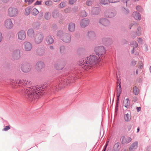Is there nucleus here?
<instances>
[{"label":"nucleus","instance_id":"1","mask_svg":"<svg viewBox=\"0 0 151 151\" xmlns=\"http://www.w3.org/2000/svg\"><path fill=\"white\" fill-rule=\"evenodd\" d=\"M101 60L100 57L94 54L90 55L86 60V59L85 60H80L78 63L79 66L77 68L71 70L68 74L64 75L58 82H54L50 84L45 83L42 86H33V99L39 98L40 96L42 93H46L47 91L49 92L52 90H58L61 87H64L68 83H73L74 80L80 77V74L82 71L79 69L82 68L86 70L89 69L92 65L97 64Z\"/></svg>","mask_w":151,"mask_h":151},{"label":"nucleus","instance_id":"2","mask_svg":"<svg viewBox=\"0 0 151 151\" xmlns=\"http://www.w3.org/2000/svg\"><path fill=\"white\" fill-rule=\"evenodd\" d=\"M10 84L12 88H16L19 87H23L26 85L28 86L30 84V82L26 81V80H14L10 79ZM31 84V83H30Z\"/></svg>","mask_w":151,"mask_h":151},{"label":"nucleus","instance_id":"3","mask_svg":"<svg viewBox=\"0 0 151 151\" xmlns=\"http://www.w3.org/2000/svg\"><path fill=\"white\" fill-rule=\"evenodd\" d=\"M94 50L96 55L100 57L101 56L105 54L106 51L104 47L103 46L96 47L94 48Z\"/></svg>","mask_w":151,"mask_h":151},{"label":"nucleus","instance_id":"4","mask_svg":"<svg viewBox=\"0 0 151 151\" xmlns=\"http://www.w3.org/2000/svg\"><path fill=\"white\" fill-rule=\"evenodd\" d=\"M116 91L117 98L115 110L116 111H117L118 110V106L119 98L122 92L121 85H119V86H116Z\"/></svg>","mask_w":151,"mask_h":151},{"label":"nucleus","instance_id":"5","mask_svg":"<svg viewBox=\"0 0 151 151\" xmlns=\"http://www.w3.org/2000/svg\"><path fill=\"white\" fill-rule=\"evenodd\" d=\"M18 9L14 7H10L8 10V15L11 17H14L18 14Z\"/></svg>","mask_w":151,"mask_h":151},{"label":"nucleus","instance_id":"6","mask_svg":"<svg viewBox=\"0 0 151 151\" xmlns=\"http://www.w3.org/2000/svg\"><path fill=\"white\" fill-rule=\"evenodd\" d=\"M44 36L41 33L36 34L34 36V41L35 43L38 44L41 43L43 39Z\"/></svg>","mask_w":151,"mask_h":151},{"label":"nucleus","instance_id":"7","mask_svg":"<svg viewBox=\"0 0 151 151\" xmlns=\"http://www.w3.org/2000/svg\"><path fill=\"white\" fill-rule=\"evenodd\" d=\"M21 68L23 72L27 73L30 71L31 68V66L30 64L25 63L21 65Z\"/></svg>","mask_w":151,"mask_h":151},{"label":"nucleus","instance_id":"8","mask_svg":"<svg viewBox=\"0 0 151 151\" xmlns=\"http://www.w3.org/2000/svg\"><path fill=\"white\" fill-rule=\"evenodd\" d=\"M4 26L8 29H11L14 26V24L12 22V19H7L4 22Z\"/></svg>","mask_w":151,"mask_h":151},{"label":"nucleus","instance_id":"9","mask_svg":"<svg viewBox=\"0 0 151 151\" xmlns=\"http://www.w3.org/2000/svg\"><path fill=\"white\" fill-rule=\"evenodd\" d=\"M20 51L19 49H16L14 50L12 55V58L13 60H17L20 57Z\"/></svg>","mask_w":151,"mask_h":151},{"label":"nucleus","instance_id":"10","mask_svg":"<svg viewBox=\"0 0 151 151\" xmlns=\"http://www.w3.org/2000/svg\"><path fill=\"white\" fill-rule=\"evenodd\" d=\"M121 143L122 145H124L129 143L132 140L131 137H128L122 136L120 139Z\"/></svg>","mask_w":151,"mask_h":151},{"label":"nucleus","instance_id":"11","mask_svg":"<svg viewBox=\"0 0 151 151\" xmlns=\"http://www.w3.org/2000/svg\"><path fill=\"white\" fill-rule=\"evenodd\" d=\"M52 17L55 19L58 18L60 19L62 17V14L59 12V11L58 9L54 10L52 13Z\"/></svg>","mask_w":151,"mask_h":151},{"label":"nucleus","instance_id":"12","mask_svg":"<svg viewBox=\"0 0 151 151\" xmlns=\"http://www.w3.org/2000/svg\"><path fill=\"white\" fill-rule=\"evenodd\" d=\"M89 23V19L87 18H85L82 19L81 21L80 25L82 28H84L88 25Z\"/></svg>","mask_w":151,"mask_h":151},{"label":"nucleus","instance_id":"13","mask_svg":"<svg viewBox=\"0 0 151 151\" xmlns=\"http://www.w3.org/2000/svg\"><path fill=\"white\" fill-rule=\"evenodd\" d=\"M24 50L27 51H30L32 48V44L28 42H25L24 43Z\"/></svg>","mask_w":151,"mask_h":151},{"label":"nucleus","instance_id":"14","mask_svg":"<svg viewBox=\"0 0 151 151\" xmlns=\"http://www.w3.org/2000/svg\"><path fill=\"white\" fill-rule=\"evenodd\" d=\"M61 40L65 43H69L71 40L70 35L68 33L65 34L63 37L62 38Z\"/></svg>","mask_w":151,"mask_h":151},{"label":"nucleus","instance_id":"15","mask_svg":"<svg viewBox=\"0 0 151 151\" xmlns=\"http://www.w3.org/2000/svg\"><path fill=\"white\" fill-rule=\"evenodd\" d=\"M99 23L105 26H107L110 24L109 21L106 19L101 18L99 21Z\"/></svg>","mask_w":151,"mask_h":151},{"label":"nucleus","instance_id":"16","mask_svg":"<svg viewBox=\"0 0 151 151\" xmlns=\"http://www.w3.org/2000/svg\"><path fill=\"white\" fill-rule=\"evenodd\" d=\"M18 38L21 40H24L26 38V33L23 30H21L18 33Z\"/></svg>","mask_w":151,"mask_h":151},{"label":"nucleus","instance_id":"17","mask_svg":"<svg viewBox=\"0 0 151 151\" xmlns=\"http://www.w3.org/2000/svg\"><path fill=\"white\" fill-rule=\"evenodd\" d=\"M102 41L104 44L105 45H109L112 43V40L110 38H104L103 39Z\"/></svg>","mask_w":151,"mask_h":151},{"label":"nucleus","instance_id":"18","mask_svg":"<svg viewBox=\"0 0 151 151\" xmlns=\"http://www.w3.org/2000/svg\"><path fill=\"white\" fill-rule=\"evenodd\" d=\"M45 67V65L43 62L39 61L36 65V69L37 70H40Z\"/></svg>","mask_w":151,"mask_h":151},{"label":"nucleus","instance_id":"19","mask_svg":"<svg viewBox=\"0 0 151 151\" xmlns=\"http://www.w3.org/2000/svg\"><path fill=\"white\" fill-rule=\"evenodd\" d=\"M101 9L100 7H94L91 10V13L94 15H97L99 14L100 11Z\"/></svg>","mask_w":151,"mask_h":151},{"label":"nucleus","instance_id":"20","mask_svg":"<svg viewBox=\"0 0 151 151\" xmlns=\"http://www.w3.org/2000/svg\"><path fill=\"white\" fill-rule=\"evenodd\" d=\"M65 66V65L62 63H57L55 65L54 67L56 70H60L62 69Z\"/></svg>","mask_w":151,"mask_h":151},{"label":"nucleus","instance_id":"21","mask_svg":"<svg viewBox=\"0 0 151 151\" xmlns=\"http://www.w3.org/2000/svg\"><path fill=\"white\" fill-rule=\"evenodd\" d=\"M138 147V142L135 141L133 142L129 148V151L136 149Z\"/></svg>","mask_w":151,"mask_h":151},{"label":"nucleus","instance_id":"22","mask_svg":"<svg viewBox=\"0 0 151 151\" xmlns=\"http://www.w3.org/2000/svg\"><path fill=\"white\" fill-rule=\"evenodd\" d=\"M132 15L134 18L136 20H140L141 19L140 14L137 12H134Z\"/></svg>","mask_w":151,"mask_h":151},{"label":"nucleus","instance_id":"23","mask_svg":"<svg viewBox=\"0 0 151 151\" xmlns=\"http://www.w3.org/2000/svg\"><path fill=\"white\" fill-rule=\"evenodd\" d=\"M120 148V143L117 142L116 143L114 146L113 151H119Z\"/></svg>","mask_w":151,"mask_h":151},{"label":"nucleus","instance_id":"24","mask_svg":"<svg viewBox=\"0 0 151 151\" xmlns=\"http://www.w3.org/2000/svg\"><path fill=\"white\" fill-rule=\"evenodd\" d=\"M45 52V50L44 49L38 48L37 50V53L39 55L42 56L44 54Z\"/></svg>","mask_w":151,"mask_h":151},{"label":"nucleus","instance_id":"25","mask_svg":"<svg viewBox=\"0 0 151 151\" xmlns=\"http://www.w3.org/2000/svg\"><path fill=\"white\" fill-rule=\"evenodd\" d=\"M46 41L48 44H52L54 42V40L50 35H48L46 38Z\"/></svg>","mask_w":151,"mask_h":151},{"label":"nucleus","instance_id":"26","mask_svg":"<svg viewBox=\"0 0 151 151\" xmlns=\"http://www.w3.org/2000/svg\"><path fill=\"white\" fill-rule=\"evenodd\" d=\"M124 105L128 109L130 104V101L128 98L125 99L123 101Z\"/></svg>","mask_w":151,"mask_h":151},{"label":"nucleus","instance_id":"27","mask_svg":"<svg viewBox=\"0 0 151 151\" xmlns=\"http://www.w3.org/2000/svg\"><path fill=\"white\" fill-rule=\"evenodd\" d=\"M75 24L71 22L69 23L68 26V30L70 32H73L75 30Z\"/></svg>","mask_w":151,"mask_h":151},{"label":"nucleus","instance_id":"28","mask_svg":"<svg viewBox=\"0 0 151 151\" xmlns=\"http://www.w3.org/2000/svg\"><path fill=\"white\" fill-rule=\"evenodd\" d=\"M116 13L114 11H110L108 12L106 15L109 18H111L115 16Z\"/></svg>","mask_w":151,"mask_h":151},{"label":"nucleus","instance_id":"29","mask_svg":"<svg viewBox=\"0 0 151 151\" xmlns=\"http://www.w3.org/2000/svg\"><path fill=\"white\" fill-rule=\"evenodd\" d=\"M32 8L31 6H28L26 8L24 14L25 15L27 16L29 14L30 12L32 10Z\"/></svg>","mask_w":151,"mask_h":151},{"label":"nucleus","instance_id":"30","mask_svg":"<svg viewBox=\"0 0 151 151\" xmlns=\"http://www.w3.org/2000/svg\"><path fill=\"white\" fill-rule=\"evenodd\" d=\"M131 45H133V46H132V47H133V49L131 52V53L132 54H133L134 52V51H135L134 50V49L137 47L138 45L137 43L135 41L132 42L131 43Z\"/></svg>","mask_w":151,"mask_h":151},{"label":"nucleus","instance_id":"31","mask_svg":"<svg viewBox=\"0 0 151 151\" xmlns=\"http://www.w3.org/2000/svg\"><path fill=\"white\" fill-rule=\"evenodd\" d=\"M65 34V33H64L62 31L60 30L58 31L57 35V36L60 39L62 40V38L63 37Z\"/></svg>","mask_w":151,"mask_h":151},{"label":"nucleus","instance_id":"32","mask_svg":"<svg viewBox=\"0 0 151 151\" xmlns=\"http://www.w3.org/2000/svg\"><path fill=\"white\" fill-rule=\"evenodd\" d=\"M124 118L126 122H129L130 121L131 118V115L128 113L125 114L124 115Z\"/></svg>","mask_w":151,"mask_h":151},{"label":"nucleus","instance_id":"33","mask_svg":"<svg viewBox=\"0 0 151 151\" xmlns=\"http://www.w3.org/2000/svg\"><path fill=\"white\" fill-rule=\"evenodd\" d=\"M133 91L135 95H137L139 93V89L137 87L135 86L133 87Z\"/></svg>","mask_w":151,"mask_h":151},{"label":"nucleus","instance_id":"34","mask_svg":"<svg viewBox=\"0 0 151 151\" xmlns=\"http://www.w3.org/2000/svg\"><path fill=\"white\" fill-rule=\"evenodd\" d=\"M34 34V31L33 29H30L27 31V35L30 37H32Z\"/></svg>","mask_w":151,"mask_h":151},{"label":"nucleus","instance_id":"35","mask_svg":"<svg viewBox=\"0 0 151 151\" xmlns=\"http://www.w3.org/2000/svg\"><path fill=\"white\" fill-rule=\"evenodd\" d=\"M88 36L90 38H93L95 36V33L93 31H88Z\"/></svg>","mask_w":151,"mask_h":151},{"label":"nucleus","instance_id":"36","mask_svg":"<svg viewBox=\"0 0 151 151\" xmlns=\"http://www.w3.org/2000/svg\"><path fill=\"white\" fill-rule=\"evenodd\" d=\"M100 3L103 5L108 4L110 3L109 0H99Z\"/></svg>","mask_w":151,"mask_h":151},{"label":"nucleus","instance_id":"37","mask_svg":"<svg viewBox=\"0 0 151 151\" xmlns=\"http://www.w3.org/2000/svg\"><path fill=\"white\" fill-rule=\"evenodd\" d=\"M32 14L34 16L37 15L39 13L37 9L36 8H34L31 11Z\"/></svg>","mask_w":151,"mask_h":151},{"label":"nucleus","instance_id":"38","mask_svg":"<svg viewBox=\"0 0 151 151\" xmlns=\"http://www.w3.org/2000/svg\"><path fill=\"white\" fill-rule=\"evenodd\" d=\"M60 50L61 54H64L66 52L65 47L64 46H61L60 47Z\"/></svg>","mask_w":151,"mask_h":151},{"label":"nucleus","instance_id":"39","mask_svg":"<svg viewBox=\"0 0 151 151\" xmlns=\"http://www.w3.org/2000/svg\"><path fill=\"white\" fill-rule=\"evenodd\" d=\"M40 24L38 22H35L33 24V27L36 29H38L40 27Z\"/></svg>","mask_w":151,"mask_h":151},{"label":"nucleus","instance_id":"40","mask_svg":"<svg viewBox=\"0 0 151 151\" xmlns=\"http://www.w3.org/2000/svg\"><path fill=\"white\" fill-rule=\"evenodd\" d=\"M80 16L82 17H86L87 14L85 10H82L80 14Z\"/></svg>","mask_w":151,"mask_h":151},{"label":"nucleus","instance_id":"41","mask_svg":"<svg viewBox=\"0 0 151 151\" xmlns=\"http://www.w3.org/2000/svg\"><path fill=\"white\" fill-rule=\"evenodd\" d=\"M66 2L65 1L62 2L59 5V8H62L65 7L66 6Z\"/></svg>","mask_w":151,"mask_h":151},{"label":"nucleus","instance_id":"42","mask_svg":"<svg viewBox=\"0 0 151 151\" xmlns=\"http://www.w3.org/2000/svg\"><path fill=\"white\" fill-rule=\"evenodd\" d=\"M44 17L45 19H49L50 17V14L48 12H46L45 14Z\"/></svg>","mask_w":151,"mask_h":151},{"label":"nucleus","instance_id":"43","mask_svg":"<svg viewBox=\"0 0 151 151\" xmlns=\"http://www.w3.org/2000/svg\"><path fill=\"white\" fill-rule=\"evenodd\" d=\"M45 5L47 6H51L52 4V2L51 0H47L45 1Z\"/></svg>","mask_w":151,"mask_h":151},{"label":"nucleus","instance_id":"44","mask_svg":"<svg viewBox=\"0 0 151 151\" xmlns=\"http://www.w3.org/2000/svg\"><path fill=\"white\" fill-rule=\"evenodd\" d=\"M35 0H25L24 2L25 3L28 2V4H32Z\"/></svg>","mask_w":151,"mask_h":151},{"label":"nucleus","instance_id":"45","mask_svg":"<svg viewBox=\"0 0 151 151\" xmlns=\"http://www.w3.org/2000/svg\"><path fill=\"white\" fill-rule=\"evenodd\" d=\"M76 1L77 0H69L68 4H69L72 5L75 3Z\"/></svg>","mask_w":151,"mask_h":151},{"label":"nucleus","instance_id":"46","mask_svg":"<svg viewBox=\"0 0 151 151\" xmlns=\"http://www.w3.org/2000/svg\"><path fill=\"white\" fill-rule=\"evenodd\" d=\"M92 4V2L91 0H87L86 1V4L88 6H91Z\"/></svg>","mask_w":151,"mask_h":151},{"label":"nucleus","instance_id":"47","mask_svg":"<svg viewBox=\"0 0 151 151\" xmlns=\"http://www.w3.org/2000/svg\"><path fill=\"white\" fill-rule=\"evenodd\" d=\"M71 9L70 8H67L64 10V12L65 13H68L71 12Z\"/></svg>","mask_w":151,"mask_h":151},{"label":"nucleus","instance_id":"48","mask_svg":"<svg viewBox=\"0 0 151 151\" xmlns=\"http://www.w3.org/2000/svg\"><path fill=\"white\" fill-rule=\"evenodd\" d=\"M78 7L77 6H75L71 10V11L73 12H75L76 11H77L78 10Z\"/></svg>","mask_w":151,"mask_h":151},{"label":"nucleus","instance_id":"49","mask_svg":"<svg viewBox=\"0 0 151 151\" xmlns=\"http://www.w3.org/2000/svg\"><path fill=\"white\" fill-rule=\"evenodd\" d=\"M109 2L111 3H115L119 1L120 0H109Z\"/></svg>","mask_w":151,"mask_h":151},{"label":"nucleus","instance_id":"50","mask_svg":"<svg viewBox=\"0 0 151 151\" xmlns=\"http://www.w3.org/2000/svg\"><path fill=\"white\" fill-rule=\"evenodd\" d=\"M140 29H141L140 27H138L137 29V33L138 35H140Z\"/></svg>","mask_w":151,"mask_h":151},{"label":"nucleus","instance_id":"51","mask_svg":"<svg viewBox=\"0 0 151 151\" xmlns=\"http://www.w3.org/2000/svg\"><path fill=\"white\" fill-rule=\"evenodd\" d=\"M10 129V127L9 126H5L4 128V130L5 131H7Z\"/></svg>","mask_w":151,"mask_h":151},{"label":"nucleus","instance_id":"52","mask_svg":"<svg viewBox=\"0 0 151 151\" xmlns=\"http://www.w3.org/2000/svg\"><path fill=\"white\" fill-rule=\"evenodd\" d=\"M42 1H37L35 3V5H40L41 4Z\"/></svg>","mask_w":151,"mask_h":151},{"label":"nucleus","instance_id":"53","mask_svg":"<svg viewBox=\"0 0 151 151\" xmlns=\"http://www.w3.org/2000/svg\"><path fill=\"white\" fill-rule=\"evenodd\" d=\"M142 7L140 6H137L136 7V9L138 11L140 12L142 10Z\"/></svg>","mask_w":151,"mask_h":151},{"label":"nucleus","instance_id":"54","mask_svg":"<svg viewBox=\"0 0 151 151\" xmlns=\"http://www.w3.org/2000/svg\"><path fill=\"white\" fill-rule=\"evenodd\" d=\"M139 65L138 66V68H139L141 69L142 68L143 66V64L142 63V62H141L139 63Z\"/></svg>","mask_w":151,"mask_h":151},{"label":"nucleus","instance_id":"55","mask_svg":"<svg viewBox=\"0 0 151 151\" xmlns=\"http://www.w3.org/2000/svg\"><path fill=\"white\" fill-rule=\"evenodd\" d=\"M117 85L116 86H119V85H121V82H120V79H118L117 80Z\"/></svg>","mask_w":151,"mask_h":151},{"label":"nucleus","instance_id":"56","mask_svg":"<svg viewBox=\"0 0 151 151\" xmlns=\"http://www.w3.org/2000/svg\"><path fill=\"white\" fill-rule=\"evenodd\" d=\"M129 0H123V5L127 6V1Z\"/></svg>","mask_w":151,"mask_h":151},{"label":"nucleus","instance_id":"57","mask_svg":"<svg viewBox=\"0 0 151 151\" xmlns=\"http://www.w3.org/2000/svg\"><path fill=\"white\" fill-rule=\"evenodd\" d=\"M136 63V61L134 60H132L131 62V64L132 65H135Z\"/></svg>","mask_w":151,"mask_h":151},{"label":"nucleus","instance_id":"58","mask_svg":"<svg viewBox=\"0 0 151 151\" xmlns=\"http://www.w3.org/2000/svg\"><path fill=\"white\" fill-rule=\"evenodd\" d=\"M137 41L139 43H141L142 42V40L141 38H138Z\"/></svg>","mask_w":151,"mask_h":151},{"label":"nucleus","instance_id":"59","mask_svg":"<svg viewBox=\"0 0 151 151\" xmlns=\"http://www.w3.org/2000/svg\"><path fill=\"white\" fill-rule=\"evenodd\" d=\"M135 24V23L134 22H133V23H131V24H130L129 26V28H130V29H131V27H132L133 26V25H134Z\"/></svg>","mask_w":151,"mask_h":151},{"label":"nucleus","instance_id":"60","mask_svg":"<svg viewBox=\"0 0 151 151\" xmlns=\"http://www.w3.org/2000/svg\"><path fill=\"white\" fill-rule=\"evenodd\" d=\"M132 127V126L131 125H129L128 126L127 128H128V130L129 131H130L131 130Z\"/></svg>","mask_w":151,"mask_h":151},{"label":"nucleus","instance_id":"61","mask_svg":"<svg viewBox=\"0 0 151 151\" xmlns=\"http://www.w3.org/2000/svg\"><path fill=\"white\" fill-rule=\"evenodd\" d=\"M2 37H3L2 36V34L1 32H0V42L1 41L2 38Z\"/></svg>","mask_w":151,"mask_h":151},{"label":"nucleus","instance_id":"62","mask_svg":"<svg viewBox=\"0 0 151 151\" xmlns=\"http://www.w3.org/2000/svg\"><path fill=\"white\" fill-rule=\"evenodd\" d=\"M137 111L139 112L140 111L141 109V107H137Z\"/></svg>","mask_w":151,"mask_h":151},{"label":"nucleus","instance_id":"63","mask_svg":"<svg viewBox=\"0 0 151 151\" xmlns=\"http://www.w3.org/2000/svg\"><path fill=\"white\" fill-rule=\"evenodd\" d=\"M124 9L125 10V13H126V14H127L128 13H129V11L128 10H127L126 9H125V8H124Z\"/></svg>","mask_w":151,"mask_h":151},{"label":"nucleus","instance_id":"64","mask_svg":"<svg viewBox=\"0 0 151 151\" xmlns=\"http://www.w3.org/2000/svg\"><path fill=\"white\" fill-rule=\"evenodd\" d=\"M49 48L51 50H53L54 49L53 47L52 46H50L49 47Z\"/></svg>","mask_w":151,"mask_h":151}]
</instances>
